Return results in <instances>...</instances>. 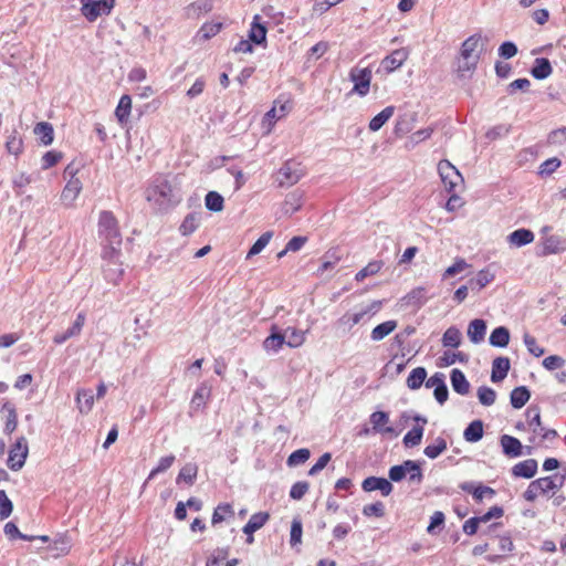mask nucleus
Returning a JSON list of instances; mask_svg holds the SVG:
<instances>
[{"mask_svg":"<svg viewBox=\"0 0 566 566\" xmlns=\"http://www.w3.org/2000/svg\"><path fill=\"white\" fill-rule=\"evenodd\" d=\"M483 422L482 420H473L464 429L463 438L467 442L475 443L483 438Z\"/></svg>","mask_w":566,"mask_h":566,"instance_id":"2f4dec72","label":"nucleus"},{"mask_svg":"<svg viewBox=\"0 0 566 566\" xmlns=\"http://www.w3.org/2000/svg\"><path fill=\"white\" fill-rule=\"evenodd\" d=\"M407 57L408 54L403 49L396 50L381 61V65L387 72H392L400 67Z\"/></svg>","mask_w":566,"mask_h":566,"instance_id":"4be33fe9","label":"nucleus"},{"mask_svg":"<svg viewBox=\"0 0 566 566\" xmlns=\"http://www.w3.org/2000/svg\"><path fill=\"white\" fill-rule=\"evenodd\" d=\"M439 360V367H447L453 365L455 361L465 363L467 356L462 352H444Z\"/></svg>","mask_w":566,"mask_h":566,"instance_id":"5fc2aeb1","label":"nucleus"},{"mask_svg":"<svg viewBox=\"0 0 566 566\" xmlns=\"http://www.w3.org/2000/svg\"><path fill=\"white\" fill-rule=\"evenodd\" d=\"M81 13L88 22H95L101 15L111 14L116 0H80Z\"/></svg>","mask_w":566,"mask_h":566,"instance_id":"20e7f679","label":"nucleus"},{"mask_svg":"<svg viewBox=\"0 0 566 566\" xmlns=\"http://www.w3.org/2000/svg\"><path fill=\"white\" fill-rule=\"evenodd\" d=\"M381 268H382V262H380V261L369 262L365 268H363L360 271H358L356 273L355 280L357 282H361L367 276L377 274Z\"/></svg>","mask_w":566,"mask_h":566,"instance_id":"4d7b16f0","label":"nucleus"},{"mask_svg":"<svg viewBox=\"0 0 566 566\" xmlns=\"http://www.w3.org/2000/svg\"><path fill=\"white\" fill-rule=\"evenodd\" d=\"M361 489L365 492L379 491L381 495L388 496L392 492V484L386 478L368 476L361 483Z\"/></svg>","mask_w":566,"mask_h":566,"instance_id":"1a4fd4ad","label":"nucleus"},{"mask_svg":"<svg viewBox=\"0 0 566 566\" xmlns=\"http://www.w3.org/2000/svg\"><path fill=\"white\" fill-rule=\"evenodd\" d=\"M496 539H497V546H499L500 553L499 554H490L486 556V559L492 564L501 563L515 548L512 537L509 533L499 535L496 537Z\"/></svg>","mask_w":566,"mask_h":566,"instance_id":"9d476101","label":"nucleus"},{"mask_svg":"<svg viewBox=\"0 0 566 566\" xmlns=\"http://www.w3.org/2000/svg\"><path fill=\"white\" fill-rule=\"evenodd\" d=\"M303 205V192L294 190L286 195L283 211L285 214L292 216L302 208Z\"/></svg>","mask_w":566,"mask_h":566,"instance_id":"a878e982","label":"nucleus"},{"mask_svg":"<svg viewBox=\"0 0 566 566\" xmlns=\"http://www.w3.org/2000/svg\"><path fill=\"white\" fill-rule=\"evenodd\" d=\"M537 473V461L527 459L516 463L512 468V474L515 478L532 479Z\"/></svg>","mask_w":566,"mask_h":566,"instance_id":"dca6fc26","label":"nucleus"},{"mask_svg":"<svg viewBox=\"0 0 566 566\" xmlns=\"http://www.w3.org/2000/svg\"><path fill=\"white\" fill-rule=\"evenodd\" d=\"M284 344L285 335L280 333L276 326H273L271 334L263 342V348L266 352L277 353Z\"/></svg>","mask_w":566,"mask_h":566,"instance_id":"b1692460","label":"nucleus"},{"mask_svg":"<svg viewBox=\"0 0 566 566\" xmlns=\"http://www.w3.org/2000/svg\"><path fill=\"white\" fill-rule=\"evenodd\" d=\"M478 398L481 405L489 407L495 402L496 392L491 387L481 386L478 389Z\"/></svg>","mask_w":566,"mask_h":566,"instance_id":"6e6d98bb","label":"nucleus"},{"mask_svg":"<svg viewBox=\"0 0 566 566\" xmlns=\"http://www.w3.org/2000/svg\"><path fill=\"white\" fill-rule=\"evenodd\" d=\"M511 368V363L507 357L500 356L492 361L491 380L500 382L506 378Z\"/></svg>","mask_w":566,"mask_h":566,"instance_id":"4468645a","label":"nucleus"},{"mask_svg":"<svg viewBox=\"0 0 566 566\" xmlns=\"http://www.w3.org/2000/svg\"><path fill=\"white\" fill-rule=\"evenodd\" d=\"M407 473H409V481L420 484L423 480V474L420 464L413 460H406L401 464L394 465L388 471L389 481L400 482Z\"/></svg>","mask_w":566,"mask_h":566,"instance_id":"f03ea898","label":"nucleus"},{"mask_svg":"<svg viewBox=\"0 0 566 566\" xmlns=\"http://www.w3.org/2000/svg\"><path fill=\"white\" fill-rule=\"evenodd\" d=\"M381 307V301H374L370 305H368L366 308L357 312V313H353L352 314V323L354 324V326L356 324H359L361 323L365 317L369 314H375L377 313Z\"/></svg>","mask_w":566,"mask_h":566,"instance_id":"09e8293b","label":"nucleus"},{"mask_svg":"<svg viewBox=\"0 0 566 566\" xmlns=\"http://www.w3.org/2000/svg\"><path fill=\"white\" fill-rule=\"evenodd\" d=\"M500 442L505 455L510 458H517L523 454V446L517 438L503 434L500 439Z\"/></svg>","mask_w":566,"mask_h":566,"instance_id":"2eb2a0df","label":"nucleus"},{"mask_svg":"<svg viewBox=\"0 0 566 566\" xmlns=\"http://www.w3.org/2000/svg\"><path fill=\"white\" fill-rule=\"evenodd\" d=\"M198 475V465L193 462L186 463L179 471L176 483L185 482L187 485H193Z\"/></svg>","mask_w":566,"mask_h":566,"instance_id":"c756f323","label":"nucleus"},{"mask_svg":"<svg viewBox=\"0 0 566 566\" xmlns=\"http://www.w3.org/2000/svg\"><path fill=\"white\" fill-rule=\"evenodd\" d=\"M535 235L530 229L521 228L507 235V242L510 245L521 248L530 244L534 241Z\"/></svg>","mask_w":566,"mask_h":566,"instance_id":"f3484780","label":"nucleus"},{"mask_svg":"<svg viewBox=\"0 0 566 566\" xmlns=\"http://www.w3.org/2000/svg\"><path fill=\"white\" fill-rule=\"evenodd\" d=\"M117 254L118 251L116 253H112V251H105L103 255L104 260L106 261L103 265L104 277L107 282L113 284H117L124 274V269L122 263L118 261Z\"/></svg>","mask_w":566,"mask_h":566,"instance_id":"0eeeda50","label":"nucleus"},{"mask_svg":"<svg viewBox=\"0 0 566 566\" xmlns=\"http://www.w3.org/2000/svg\"><path fill=\"white\" fill-rule=\"evenodd\" d=\"M175 460H176V458L174 454H169V455L160 458L157 467L150 471V473L146 480V483L148 481L153 480L157 474L167 471L174 464Z\"/></svg>","mask_w":566,"mask_h":566,"instance_id":"864d4df0","label":"nucleus"},{"mask_svg":"<svg viewBox=\"0 0 566 566\" xmlns=\"http://www.w3.org/2000/svg\"><path fill=\"white\" fill-rule=\"evenodd\" d=\"M495 279V274L490 271V269H482L478 272V274L469 280L470 290L479 293L482 289H484L488 284L493 282Z\"/></svg>","mask_w":566,"mask_h":566,"instance_id":"a211bd4d","label":"nucleus"},{"mask_svg":"<svg viewBox=\"0 0 566 566\" xmlns=\"http://www.w3.org/2000/svg\"><path fill=\"white\" fill-rule=\"evenodd\" d=\"M29 448L24 437H20L9 451L8 467L12 471H19L25 463Z\"/></svg>","mask_w":566,"mask_h":566,"instance_id":"6e6552de","label":"nucleus"},{"mask_svg":"<svg viewBox=\"0 0 566 566\" xmlns=\"http://www.w3.org/2000/svg\"><path fill=\"white\" fill-rule=\"evenodd\" d=\"M76 403L81 413H88L94 405V394L92 389H81L76 395Z\"/></svg>","mask_w":566,"mask_h":566,"instance_id":"72a5a7b5","label":"nucleus"},{"mask_svg":"<svg viewBox=\"0 0 566 566\" xmlns=\"http://www.w3.org/2000/svg\"><path fill=\"white\" fill-rule=\"evenodd\" d=\"M198 226V218L195 214L190 213L184 219L179 228V231L182 235H189L197 230Z\"/></svg>","mask_w":566,"mask_h":566,"instance_id":"bf43d9fd","label":"nucleus"},{"mask_svg":"<svg viewBox=\"0 0 566 566\" xmlns=\"http://www.w3.org/2000/svg\"><path fill=\"white\" fill-rule=\"evenodd\" d=\"M403 300L406 301L407 305L415 306L417 308H420L426 302V289L424 287H416L412 291H410Z\"/></svg>","mask_w":566,"mask_h":566,"instance_id":"ea45409f","label":"nucleus"},{"mask_svg":"<svg viewBox=\"0 0 566 566\" xmlns=\"http://www.w3.org/2000/svg\"><path fill=\"white\" fill-rule=\"evenodd\" d=\"M210 396V388L206 384H201L196 389L191 402L190 408L193 410H199L201 407L206 405L207 399Z\"/></svg>","mask_w":566,"mask_h":566,"instance_id":"4c0bfd02","label":"nucleus"},{"mask_svg":"<svg viewBox=\"0 0 566 566\" xmlns=\"http://www.w3.org/2000/svg\"><path fill=\"white\" fill-rule=\"evenodd\" d=\"M33 133L44 146H49L53 143L54 129L52 124L40 122L34 126Z\"/></svg>","mask_w":566,"mask_h":566,"instance_id":"cd10ccee","label":"nucleus"},{"mask_svg":"<svg viewBox=\"0 0 566 566\" xmlns=\"http://www.w3.org/2000/svg\"><path fill=\"white\" fill-rule=\"evenodd\" d=\"M396 327H397L396 321H386V322L377 325L376 327H374V329L370 333V338L374 342H379V340L384 339L385 337H387L390 333H392L396 329Z\"/></svg>","mask_w":566,"mask_h":566,"instance_id":"e433bc0d","label":"nucleus"},{"mask_svg":"<svg viewBox=\"0 0 566 566\" xmlns=\"http://www.w3.org/2000/svg\"><path fill=\"white\" fill-rule=\"evenodd\" d=\"M460 489L467 493L472 494L473 499L478 503L482 502L485 496L493 497L496 494L494 489L488 485H483L482 483L475 485L472 482H463L460 484Z\"/></svg>","mask_w":566,"mask_h":566,"instance_id":"9b49d317","label":"nucleus"},{"mask_svg":"<svg viewBox=\"0 0 566 566\" xmlns=\"http://www.w3.org/2000/svg\"><path fill=\"white\" fill-rule=\"evenodd\" d=\"M82 190V182L77 178H71L69 182L65 185L62 193L61 200L65 205H72L73 201L77 198Z\"/></svg>","mask_w":566,"mask_h":566,"instance_id":"5701e85b","label":"nucleus"},{"mask_svg":"<svg viewBox=\"0 0 566 566\" xmlns=\"http://www.w3.org/2000/svg\"><path fill=\"white\" fill-rule=\"evenodd\" d=\"M489 342L493 347H506L510 342V331L504 326L494 328L489 337Z\"/></svg>","mask_w":566,"mask_h":566,"instance_id":"f704fd0d","label":"nucleus"},{"mask_svg":"<svg viewBox=\"0 0 566 566\" xmlns=\"http://www.w3.org/2000/svg\"><path fill=\"white\" fill-rule=\"evenodd\" d=\"M303 526L298 518H294L291 524L290 544L295 546L302 542Z\"/></svg>","mask_w":566,"mask_h":566,"instance_id":"680f3d73","label":"nucleus"},{"mask_svg":"<svg viewBox=\"0 0 566 566\" xmlns=\"http://www.w3.org/2000/svg\"><path fill=\"white\" fill-rule=\"evenodd\" d=\"M85 324V314L80 312L76 315V318L71 327H69L65 332L59 333L53 337V342L56 345L64 344L67 339L75 337L81 334V331Z\"/></svg>","mask_w":566,"mask_h":566,"instance_id":"f8f14e48","label":"nucleus"},{"mask_svg":"<svg viewBox=\"0 0 566 566\" xmlns=\"http://www.w3.org/2000/svg\"><path fill=\"white\" fill-rule=\"evenodd\" d=\"M234 514L232 506L229 503L219 504L212 514L211 523L217 525L226 520V516H232Z\"/></svg>","mask_w":566,"mask_h":566,"instance_id":"603ef678","label":"nucleus"},{"mask_svg":"<svg viewBox=\"0 0 566 566\" xmlns=\"http://www.w3.org/2000/svg\"><path fill=\"white\" fill-rule=\"evenodd\" d=\"M562 161L557 157H552L543 161L539 166L538 175L551 176L559 166Z\"/></svg>","mask_w":566,"mask_h":566,"instance_id":"13d9d810","label":"nucleus"},{"mask_svg":"<svg viewBox=\"0 0 566 566\" xmlns=\"http://www.w3.org/2000/svg\"><path fill=\"white\" fill-rule=\"evenodd\" d=\"M132 111V97L124 94L117 104L115 109V116L120 125H125L128 122Z\"/></svg>","mask_w":566,"mask_h":566,"instance_id":"7c9ffc66","label":"nucleus"},{"mask_svg":"<svg viewBox=\"0 0 566 566\" xmlns=\"http://www.w3.org/2000/svg\"><path fill=\"white\" fill-rule=\"evenodd\" d=\"M97 228L98 237L106 249L105 251L116 253L122 244V234L114 213L108 210L101 211Z\"/></svg>","mask_w":566,"mask_h":566,"instance_id":"f257e3e1","label":"nucleus"},{"mask_svg":"<svg viewBox=\"0 0 566 566\" xmlns=\"http://www.w3.org/2000/svg\"><path fill=\"white\" fill-rule=\"evenodd\" d=\"M395 106H387L376 116H374L368 125L371 132H378L394 115Z\"/></svg>","mask_w":566,"mask_h":566,"instance_id":"473e14b6","label":"nucleus"},{"mask_svg":"<svg viewBox=\"0 0 566 566\" xmlns=\"http://www.w3.org/2000/svg\"><path fill=\"white\" fill-rule=\"evenodd\" d=\"M311 457V451L306 448H302V449H297L295 451H293L287 460H286V464L289 467H297L300 464H303L305 463Z\"/></svg>","mask_w":566,"mask_h":566,"instance_id":"3c124183","label":"nucleus"},{"mask_svg":"<svg viewBox=\"0 0 566 566\" xmlns=\"http://www.w3.org/2000/svg\"><path fill=\"white\" fill-rule=\"evenodd\" d=\"M222 29L221 22H207L201 25L197 36L206 41L217 35Z\"/></svg>","mask_w":566,"mask_h":566,"instance_id":"a18cd8bd","label":"nucleus"},{"mask_svg":"<svg viewBox=\"0 0 566 566\" xmlns=\"http://www.w3.org/2000/svg\"><path fill=\"white\" fill-rule=\"evenodd\" d=\"M63 155L61 151H57V150H50V151H46L43 156H42V169H49L53 166H55L61 159H62Z\"/></svg>","mask_w":566,"mask_h":566,"instance_id":"69168bd1","label":"nucleus"},{"mask_svg":"<svg viewBox=\"0 0 566 566\" xmlns=\"http://www.w3.org/2000/svg\"><path fill=\"white\" fill-rule=\"evenodd\" d=\"M553 72L551 62L546 57H537L534 61V65L531 69V74L536 80H545Z\"/></svg>","mask_w":566,"mask_h":566,"instance_id":"c85d7f7f","label":"nucleus"},{"mask_svg":"<svg viewBox=\"0 0 566 566\" xmlns=\"http://www.w3.org/2000/svg\"><path fill=\"white\" fill-rule=\"evenodd\" d=\"M523 340L530 354L535 357H541L544 355V348L537 345L536 338L534 336L526 333L524 334Z\"/></svg>","mask_w":566,"mask_h":566,"instance_id":"052dcab7","label":"nucleus"},{"mask_svg":"<svg viewBox=\"0 0 566 566\" xmlns=\"http://www.w3.org/2000/svg\"><path fill=\"white\" fill-rule=\"evenodd\" d=\"M424 428L422 426H415L411 430H409L403 439L402 443L406 448H413L420 444L423 437Z\"/></svg>","mask_w":566,"mask_h":566,"instance_id":"a19ab883","label":"nucleus"},{"mask_svg":"<svg viewBox=\"0 0 566 566\" xmlns=\"http://www.w3.org/2000/svg\"><path fill=\"white\" fill-rule=\"evenodd\" d=\"M370 423L373 424V430L377 433L386 434L392 433L397 436L398 433L395 431L392 427L386 426L389 422V415L385 411H375L369 417Z\"/></svg>","mask_w":566,"mask_h":566,"instance_id":"ddd939ff","label":"nucleus"},{"mask_svg":"<svg viewBox=\"0 0 566 566\" xmlns=\"http://www.w3.org/2000/svg\"><path fill=\"white\" fill-rule=\"evenodd\" d=\"M468 337L473 344H480L484 340L486 333V323L482 318H475L468 326Z\"/></svg>","mask_w":566,"mask_h":566,"instance_id":"6ab92c4d","label":"nucleus"},{"mask_svg":"<svg viewBox=\"0 0 566 566\" xmlns=\"http://www.w3.org/2000/svg\"><path fill=\"white\" fill-rule=\"evenodd\" d=\"M270 520L268 512H258L251 515L248 523L243 526L242 532L244 534H254L256 531L262 528Z\"/></svg>","mask_w":566,"mask_h":566,"instance_id":"393cba45","label":"nucleus"},{"mask_svg":"<svg viewBox=\"0 0 566 566\" xmlns=\"http://www.w3.org/2000/svg\"><path fill=\"white\" fill-rule=\"evenodd\" d=\"M223 197L217 191H209L205 197V205L209 211H221L223 209Z\"/></svg>","mask_w":566,"mask_h":566,"instance_id":"37998d69","label":"nucleus"},{"mask_svg":"<svg viewBox=\"0 0 566 566\" xmlns=\"http://www.w3.org/2000/svg\"><path fill=\"white\" fill-rule=\"evenodd\" d=\"M363 514L367 517H370V516L382 517L385 515V505L380 501H377L371 504H367L363 507Z\"/></svg>","mask_w":566,"mask_h":566,"instance_id":"0e129e2a","label":"nucleus"},{"mask_svg":"<svg viewBox=\"0 0 566 566\" xmlns=\"http://www.w3.org/2000/svg\"><path fill=\"white\" fill-rule=\"evenodd\" d=\"M308 489V482L298 481L292 485L290 490V497L293 500H301L307 493Z\"/></svg>","mask_w":566,"mask_h":566,"instance_id":"338daca9","label":"nucleus"},{"mask_svg":"<svg viewBox=\"0 0 566 566\" xmlns=\"http://www.w3.org/2000/svg\"><path fill=\"white\" fill-rule=\"evenodd\" d=\"M438 172L448 192H458L463 187L464 179L460 171L447 159L438 164Z\"/></svg>","mask_w":566,"mask_h":566,"instance_id":"7ed1b4c3","label":"nucleus"},{"mask_svg":"<svg viewBox=\"0 0 566 566\" xmlns=\"http://www.w3.org/2000/svg\"><path fill=\"white\" fill-rule=\"evenodd\" d=\"M517 46L514 42L505 41L499 48V55L502 59L509 60L517 54Z\"/></svg>","mask_w":566,"mask_h":566,"instance_id":"774afa93","label":"nucleus"},{"mask_svg":"<svg viewBox=\"0 0 566 566\" xmlns=\"http://www.w3.org/2000/svg\"><path fill=\"white\" fill-rule=\"evenodd\" d=\"M260 19L261 18L259 14L253 17V21L249 31L250 41L256 45L265 43L268 32L266 27L260 22Z\"/></svg>","mask_w":566,"mask_h":566,"instance_id":"412c9836","label":"nucleus"},{"mask_svg":"<svg viewBox=\"0 0 566 566\" xmlns=\"http://www.w3.org/2000/svg\"><path fill=\"white\" fill-rule=\"evenodd\" d=\"M447 450V441L442 437H438L434 439L433 443L428 444L423 453L429 459H437L442 452Z\"/></svg>","mask_w":566,"mask_h":566,"instance_id":"79ce46f5","label":"nucleus"},{"mask_svg":"<svg viewBox=\"0 0 566 566\" xmlns=\"http://www.w3.org/2000/svg\"><path fill=\"white\" fill-rule=\"evenodd\" d=\"M531 398V391L526 386H518L510 394V402L514 409L523 408Z\"/></svg>","mask_w":566,"mask_h":566,"instance_id":"bb28decb","label":"nucleus"},{"mask_svg":"<svg viewBox=\"0 0 566 566\" xmlns=\"http://www.w3.org/2000/svg\"><path fill=\"white\" fill-rule=\"evenodd\" d=\"M479 45L482 46V36L480 34H473L469 36L461 45V57H474L476 55L474 52Z\"/></svg>","mask_w":566,"mask_h":566,"instance_id":"c9c22d12","label":"nucleus"},{"mask_svg":"<svg viewBox=\"0 0 566 566\" xmlns=\"http://www.w3.org/2000/svg\"><path fill=\"white\" fill-rule=\"evenodd\" d=\"M283 335H285V344L292 348L301 346L305 340L304 333L296 328L289 327Z\"/></svg>","mask_w":566,"mask_h":566,"instance_id":"de8ad7c7","label":"nucleus"},{"mask_svg":"<svg viewBox=\"0 0 566 566\" xmlns=\"http://www.w3.org/2000/svg\"><path fill=\"white\" fill-rule=\"evenodd\" d=\"M304 176V169L300 163L294 160H287L279 169L276 175V182L279 187H291L298 182Z\"/></svg>","mask_w":566,"mask_h":566,"instance_id":"39448f33","label":"nucleus"},{"mask_svg":"<svg viewBox=\"0 0 566 566\" xmlns=\"http://www.w3.org/2000/svg\"><path fill=\"white\" fill-rule=\"evenodd\" d=\"M13 511V504L6 491H0V520L8 518Z\"/></svg>","mask_w":566,"mask_h":566,"instance_id":"e2e57ef3","label":"nucleus"},{"mask_svg":"<svg viewBox=\"0 0 566 566\" xmlns=\"http://www.w3.org/2000/svg\"><path fill=\"white\" fill-rule=\"evenodd\" d=\"M450 380L452 389L461 395L464 396L469 394L470 390V382L468 381L464 373L458 368H454L450 373Z\"/></svg>","mask_w":566,"mask_h":566,"instance_id":"aec40b11","label":"nucleus"},{"mask_svg":"<svg viewBox=\"0 0 566 566\" xmlns=\"http://www.w3.org/2000/svg\"><path fill=\"white\" fill-rule=\"evenodd\" d=\"M460 344H461L460 331L454 326L449 327L442 336V345L444 347L458 348L460 346Z\"/></svg>","mask_w":566,"mask_h":566,"instance_id":"c03bdc74","label":"nucleus"},{"mask_svg":"<svg viewBox=\"0 0 566 566\" xmlns=\"http://www.w3.org/2000/svg\"><path fill=\"white\" fill-rule=\"evenodd\" d=\"M6 148L9 154L18 156L22 153L23 149V140L22 137L18 134L17 130H13L7 139Z\"/></svg>","mask_w":566,"mask_h":566,"instance_id":"49530a36","label":"nucleus"},{"mask_svg":"<svg viewBox=\"0 0 566 566\" xmlns=\"http://www.w3.org/2000/svg\"><path fill=\"white\" fill-rule=\"evenodd\" d=\"M427 378V370L424 367H417L411 370L407 378V386L411 390L419 389Z\"/></svg>","mask_w":566,"mask_h":566,"instance_id":"58836bf2","label":"nucleus"},{"mask_svg":"<svg viewBox=\"0 0 566 566\" xmlns=\"http://www.w3.org/2000/svg\"><path fill=\"white\" fill-rule=\"evenodd\" d=\"M349 80L354 83L349 94H357L364 97L368 94L370 88L371 71L368 67H353L349 71Z\"/></svg>","mask_w":566,"mask_h":566,"instance_id":"423d86ee","label":"nucleus"},{"mask_svg":"<svg viewBox=\"0 0 566 566\" xmlns=\"http://www.w3.org/2000/svg\"><path fill=\"white\" fill-rule=\"evenodd\" d=\"M273 237L272 231H266L253 243V245L250 248L247 259H250L259 253L269 244L270 240Z\"/></svg>","mask_w":566,"mask_h":566,"instance_id":"8fccbe9b","label":"nucleus"}]
</instances>
